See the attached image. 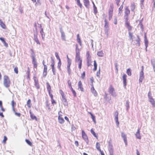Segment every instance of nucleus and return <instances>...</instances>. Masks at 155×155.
<instances>
[{
	"label": "nucleus",
	"mask_w": 155,
	"mask_h": 155,
	"mask_svg": "<svg viewBox=\"0 0 155 155\" xmlns=\"http://www.w3.org/2000/svg\"><path fill=\"white\" fill-rule=\"evenodd\" d=\"M77 1L78 5L81 8L82 5V4L80 3V0H77Z\"/></svg>",
	"instance_id": "79ce46f5"
},
{
	"label": "nucleus",
	"mask_w": 155,
	"mask_h": 155,
	"mask_svg": "<svg viewBox=\"0 0 155 155\" xmlns=\"http://www.w3.org/2000/svg\"><path fill=\"white\" fill-rule=\"evenodd\" d=\"M52 71L53 72V74L55 75L56 74V69L54 67H51Z\"/></svg>",
	"instance_id": "a18cd8bd"
},
{
	"label": "nucleus",
	"mask_w": 155,
	"mask_h": 155,
	"mask_svg": "<svg viewBox=\"0 0 155 155\" xmlns=\"http://www.w3.org/2000/svg\"><path fill=\"white\" fill-rule=\"evenodd\" d=\"M84 3L85 6L87 8L89 7V0H84Z\"/></svg>",
	"instance_id": "9b49d317"
},
{
	"label": "nucleus",
	"mask_w": 155,
	"mask_h": 155,
	"mask_svg": "<svg viewBox=\"0 0 155 155\" xmlns=\"http://www.w3.org/2000/svg\"><path fill=\"white\" fill-rule=\"evenodd\" d=\"M121 137L123 139L125 143V145L127 146V136L124 133L121 132Z\"/></svg>",
	"instance_id": "0eeeda50"
},
{
	"label": "nucleus",
	"mask_w": 155,
	"mask_h": 155,
	"mask_svg": "<svg viewBox=\"0 0 155 155\" xmlns=\"http://www.w3.org/2000/svg\"><path fill=\"white\" fill-rule=\"evenodd\" d=\"M68 87L71 86V82L70 80H69L68 81Z\"/></svg>",
	"instance_id": "e2e57ef3"
},
{
	"label": "nucleus",
	"mask_w": 155,
	"mask_h": 155,
	"mask_svg": "<svg viewBox=\"0 0 155 155\" xmlns=\"http://www.w3.org/2000/svg\"><path fill=\"white\" fill-rule=\"evenodd\" d=\"M58 121L59 123L61 124L63 123L64 121V120L63 118L62 117H60V116L58 117Z\"/></svg>",
	"instance_id": "b1692460"
},
{
	"label": "nucleus",
	"mask_w": 155,
	"mask_h": 155,
	"mask_svg": "<svg viewBox=\"0 0 155 155\" xmlns=\"http://www.w3.org/2000/svg\"><path fill=\"white\" fill-rule=\"evenodd\" d=\"M129 37L130 40L132 41H133V33L131 32L130 31L128 32Z\"/></svg>",
	"instance_id": "dca6fc26"
},
{
	"label": "nucleus",
	"mask_w": 155,
	"mask_h": 155,
	"mask_svg": "<svg viewBox=\"0 0 155 155\" xmlns=\"http://www.w3.org/2000/svg\"><path fill=\"white\" fill-rule=\"evenodd\" d=\"M136 137L138 139H141V136L140 135V129L138 128L137 130V132L135 134Z\"/></svg>",
	"instance_id": "f8f14e48"
},
{
	"label": "nucleus",
	"mask_w": 155,
	"mask_h": 155,
	"mask_svg": "<svg viewBox=\"0 0 155 155\" xmlns=\"http://www.w3.org/2000/svg\"><path fill=\"white\" fill-rule=\"evenodd\" d=\"M127 76L125 74H124L122 78L123 80V84L124 86L125 87L127 85Z\"/></svg>",
	"instance_id": "9d476101"
},
{
	"label": "nucleus",
	"mask_w": 155,
	"mask_h": 155,
	"mask_svg": "<svg viewBox=\"0 0 155 155\" xmlns=\"http://www.w3.org/2000/svg\"><path fill=\"white\" fill-rule=\"evenodd\" d=\"M25 141L30 146H32V143L31 142L29 141L28 140V139H26Z\"/></svg>",
	"instance_id": "de8ad7c7"
},
{
	"label": "nucleus",
	"mask_w": 155,
	"mask_h": 155,
	"mask_svg": "<svg viewBox=\"0 0 155 155\" xmlns=\"http://www.w3.org/2000/svg\"><path fill=\"white\" fill-rule=\"evenodd\" d=\"M40 33L41 35L42 38L43 40L45 36V34L43 31V28H41L40 31Z\"/></svg>",
	"instance_id": "f3484780"
},
{
	"label": "nucleus",
	"mask_w": 155,
	"mask_h": 155,
	"mask_svg": "<svg viewBox=\"0 0 155 155\" xmlns=\"http://www.w3.org/2000/svg\"><path fill=\"white\" fill-rule=\"evenodd\" d=\"M130 11L128 7H126L125 9L124 17L126 19L128 17V15L130 14Z\"/></svg>",
	"instance_id": "6e6552de"
},
{
	"label": "nucleus",
	"mask_w": 155,
	"mask_h": 155,
	"mask_svg": "<svg viewBox=\"0 0 155 155\" xmlns=\"http://www.w3.org/2000/svg\"><path fill=\"white\" fill-rule=\"evenodd\" d=\"M68 73L69 75H70L71 74V69L70 68H67Z\"/></svg>",
	"instance_id": "69168bd1"
},
{
	"label": "nucleus",
	"mask_w": 155,
	"mask_h": 155,
	"mask_svg": "<svg viewBox=\"0 0 155 155\" xmlns=\"http://www.w3.org/2000/svg\"><path fill=\"white\" fill-rule=\"evenodd\" d=\"M94 14H96L97 12V8L96 7H94Z\"/></svg>",
	"instance_id": "13d9d810"
},
{
	"label": "nucleus",
	"mask_w": 155,
	"mask_h": 155,
	"mask_svg": "<svg viewBox=\"0 0 155 155\" xmlns=\"http://www.w3.org/2000/svg\"><path fill=\"white\" fill-rule=\"evenodd\" d=\"M87 65L88 67L90 66L91 65V58H88L87 59Z\"/></svg>",
	"instance_id": "cd10ccee"
},
{
	"label": "nucleus",
	"mask_w": 155,
	"mask_h": 155,
	"mask_svg": "<svg viewBox=\"0 0 155 155\" xmlns=\"http://www.w3.org/2000/svg\"><path fill=\"white\" fill-rule=\"evenodd\" d=\"M141 21V20L140 21L138 25L140 27V28L142 29V30L143 31V25Z\"/></svg>",
	"instance_id": "f704fd0d"
},
{
	"label": "nucleus",
	"mask_w": 155,
	"mask_h": 155,
	"mask_svg": "<svg viewBox=\"0 0 155 155\" xmlns=\"http://www.w3.org/2000/svg\"><path fill=\"white\" fill-rule=\"evenodd\" d=\"M144 2V0H140V5L141 8H142V6L143 7V3Z\"/></svg>",
	"instance_id": "bf43d9fd"
},
{
	"label": "nucleus",
	"mask_w": 155,
	"mask_h": 155,
	"mask_svg": "<svg viewBox=\"0 0 155 155\" xmlns=\"http://www.w3.org/2000/svg\"><path fill=\"white\" fill-rule=\"evenodd\" d=\"M36 6L37 5H41L40 1V0H38L35 5Z\"/></svg>",
	"instance_id": "603ef678"
},
{
	"label": "nucleus",
	"mask_w": 155,
	"mask_h": 155,
	"mask_svg": "<svg viewBox=\"0 0 155 155\" xmlns=\"http://www.w3.org/2000/svg\"><path fill=\"white\" fill-rule=\"evenodd\" d=\"M46 86L48 91V92H50L51 90V86L48 82H46Z\"/></svg>",
	"instance_id": "4be33fe9"
},
{
	"label": "nucleus",
	"mask_w": 155,
	"mask_h": 155,
	"mask_svg": "<svg viewBox=\"0 0 155 155\" xmlns=\"http://www.w3.org/2000/svg\"><path fill=\"white\" fill-rule=\"evenodd\" d=\"M144 42L145 47H146V48L148 46V41L147 39V38L146 36L145 35H144Z\"/></svg>",
	"instance_id": "6ab92c4d"
},
{
	"label": "nucleus",
	"mask_w": 155,
	"mask_h": 155,
	"mask_svg": "<svg viewBox=\"0 0 155 155\" xmlns=\"http://www.w3.org/2000/svg\"><path fill=\"white\" fill-rule=\"evenodd\" d=\"M129 102L128 100H127L126 101V110H128L129 108Z\"/></svg>",
	"instance_id": "72a5a7b5"
},
{
	"label": "nucleus",
	"mask_w": 155,
	"mask_h": 155,
	"mask_svg": "<svg viewBox=\"0 0 155 155\" xmlns=\"http://www.w3.org/2000/svg\"><path fill=\"white\" fill-rule=\"evenodd\" d=\"M123 6L122 5H121V6H120V7L119 8V11L121 12H122V10L123 9Z\"/></svg>",
	"instance_id": "052dcab7"
},
{
	"label": "nucleus",
	"mask_w": 155,
	"mask_h": 155,
	"mask_svg": "<svg viewBox=\"0 0 155 155\" xmlns=\"http://www.w3.org/2000/svg\"><path fill=\"white\" fill-rule=\"evenodd\" d=\"M104 22H105L104 28H109L108 23L107 21V20L106 19H105V20Z\"/></svg>",
	"instance_id": "c9c22d12"
},
{
	"label": "nucleus",
	"mask_w": 155,
	"mask_h": 155,
	"mask_svg": "<svg viewBox=\"0 0 155 155\" xmlns=\"http://www.w3.org/2000/svg\"><path fill=\"white\" fill-rule=\"evenodd\" d=\"M118 113L117 111H116L115 112L114 116L115 117V120L117 126H118L119 123L118 121Z\"/></svg>",
	"instance_id": "7ed1b4c3"
},
{
	"label": "nucleus",
	"mask_w": 155,
	"mask_h": 155,
	"mask_svg": "<svg viewBox=\"0 0 155 155\" xmlns=\"http://www.w3.org/2000/svg\"><path fill=\"white\" fill-rule=\"evenodd\" d=\"M61 34V38L62 40L63 41H65V33L63 30L62 27H60L59 28Z\"/></svg>",
	"instance_id": "20e7f679"
},
{
	"label": "nucleus",
	"mask_w": 155,
	"mask_h": 155,
	"mask_svg": "<svg viewBox=\"0 0 155 155\" xmlns=\"http://www.w3.org/2000/svg\"><path fill=\"white\" fill-rule=\"evenodd\" d=\"M47 66L46 65H44V71H47Z\"/></svg>",
	"instance_id": "338daca9"
},
{
	"label": "nucleus",
	"mask_w": 155,
	"mask_h": 155,
	"mask_svg": "<svg viewBox=\"0 0 155 155\" xmlns=\"http://www.w3.org/2000/svg\"><path fill=\"white\" fill-rule=\"evenodd\" d=\"M32 63L34 65V67L35 68H36L37 67V63L36 61L35 60V58H33Z\"/></svg>",
	"instance_id": "412c9836"
},
{
	"label": "nucleus",
	"mask_w": 155,
	"mask_h": 155,
	"mask_svg": "<svg viewBox=\"0 0 155 155\" xmlns=\"http://www.w3.org/2000/svg\"><path fill=\"white\" fill-rule=\"evenodd\" d=\"M79 64H78V68L79 69H81V65H82V60H80V61H78Z\"/></svg>",
	"instance_id": "c03bdc74"
},
{
	"label": "nucleus",
	"mask_w": 155,
	"mask_h": 155,
	"mask_svg": "<svg viewBox=\"0 0 155 155\" xmlns=\"http://www.w3.org/2000/svg\"><path fill=\"white\" fill-rule=\"evenodd\" d=\"M96 148L100 152H101V150L100 147V144L98 142H97L96 143Z\"/></svg>",
	"instance_id": "c756f323"
},
{
	"label": "nucleus",
	"mask_w": 155,
	"mask_h": 155,
	"mask_svg": "<svg viewBox=\"0 0 155 155\" xmlns=\"http://www.w3.org/2000/svg\"><path fill=\"white\" fill-rule=\"evenodd\" d=\"M91 134L93 135V136L96 137L97 139V136L96 133L92 129H91Z\"/></svg>",
	"instance_id": "7c9ffc66"
},
{
	"label": "nucleus",
	"mask_w": 155,
	"mask_h": 155,
	"mask_svg": "<svg viewBox=\"0 0 155 155\" xmlns=\"http://www.w3.org/2000/svg\"><path fill=\"white\" fill-rule=\"evenodd\" d=\"M34 35V40L37 43V44L40 45V43L39 41L38 38L37 32H36V33H35Z\"/></svg>",
	"instance_id": "423d86ee"
},
{
	"label": "nucleus",
	"mask_w": 155,
	"mask_h": 155,
	"mask_svg": "<svg viewBox=\"0 0 155 155\" xmlns=\"http://www.w3.org/2000/svg\"><path fill=\"white\" fill-rule=\"evenodd\" d=\"M55 56L57 58V59H58L59 61L60 60H61L60 57L58 55V54L57 52H55Z\"/></svg>",
	"instance_id": "3c124183"
},
{
	"label": "nucleus",
	"mask_w": 155,
	"mask_h": 155,
	"mask_svg": "<svg viewBox=\"0 0 155 155\" xmlns=\"http://www.w3.org/2000/svg\"><path fill=\"white\" fill-rule=\"evenodd\" d=\"M61 60H60L59 61V62L58 63V68L59 69V70H61Z\"/></svg>",
	"instance_id": "37998d69"
},
{
	"label": "nucleus",
	"mask_w": 155,
	"mask_h": 155,
	"mask_svg": "<svg viewBox=\"0 0 155 155\" xmlns=\"http://www.w3.org/2000/svg\"><path fill=\"white\" fill-rule=\"evenodd\" d=\"M14 71L15 73L17 74L18 73V68L17 67H15L14 69Z\"/></svg>",
	"instance_id": "5fc2aeb1"
},
{
	"label": "nucleus",
	"mask_w": 155,
	"mask_h": 155,
	"mask_svg": "<svg viewBox=\"0 0 155 155\" xmlns=\"http://www.w3.org/2000/svg\"><path fill=\"white\" fill-rule=\"evenodd\" d=\"M100 69H99V71L97 72L96 73V76L99 78L100 77Z\"/></svg>",
	"instance_id": "4d7b16f0"
},
{
	"label": "nucleus",
	"mask_w": 155,
	"mask_h": 155,
	"mask_svg": "<svg viewBox=\"0 0 155 155\" xmlns=\"http://www.w3.org/2000/svg\"><path fill=\"white\" fill-rule=\"evenodd\" d=\"M16 104V103L13 100H12L11 102V105L12 107H14L15 106Z\"/></svg>",
	"instance_id": "09e8293b"
},
{
	"label": "nucleus",
	"mask_w": 155,
	"mask_h": 155,
	"mask_svg": "<svg viewBox=\"0 0 155 155\" xmlns=\"http://www.w3.org/2000/svg\"><path fill=\"white\" fill-rule=\"evenodd\" d=\"M48 93L49 95L51 98V99H52L53 98V96L52 94L51 93L50 91L48 92Z\"/></svg>",
	"instance_id": "774afa93"
},
{
	"label": "nucleus",
	"mask_w": 155,
	"mask_h": 155,
	"mask_svg": "<svg viewBox=\"0 0 155 155\" xmlns=\"http://www.w3.org/2000/svg\"><path fill=\"white\" fill-rule=\"evenodd\" d=\"M31 51H32V52L31 53V57L32 59H33V58H35V54L34 51H33L32 49H31Z\"/></svg>",
	"instance_id": "58836bf2"
},
{
	"label": "nucleus",
	"mask_w": 155,
	"mask_h": 155,
	"mask_svg": "<svg viewBox=\"0 0 155 155\" xmlns=\"http://www.w3.org/2000/svg\"><path fill=\"white\" fill-rule=\"evenodd\" d=\"M31 101L30 99H29L27 102V104L28 107H31V106L30 105Z\"/></svg>",
	"instance_id": "8fccbe9b"
},
{
	"label": "nucleus",
	"mask_w": 155,
	"mask_h": 155,
	"mask_svg": "<svg viewBox=\"0 0 155 155\" xmlns=\"http://www.w3.org/2000/svg\"><path fill=\"white\" fill-rule=\"evenodd\" d=\"M77 41L78 42H80V41H81V39L79 36V34H78L77 35Z\"/></svg>",
	"instance_id": "6e6d98bb"
},
{
	"label": "nucleus",
	"mask_w": 155,
	"mask_h": 155,
	"mask_svg": "<svg viewBox=\"0 0 155 155\" xmlns=\"http://www.w3.org/2000/svg\"><path fill=\"white\" fill-rule=\"evenodd\" d=\"M92 93L94 94L95 96H96L97 95V93L96 91L95 90L94 87H93L91 89Z\"/></svg>",
	"instance_id": "a211bd4d"
},
{
	"label": "nucleus",
	"mask_w": 155,
	"mask_h": 155,
	"mask_svg": "<svg viewBox=\"0 0 155 155\" xmlns=\"http://www.w3.org/2000/svg\"><path fill=\"white\" fill-rule=\"evenodd\" d=\"M148 97L149 99L153 98L150 91H149L148 93Z\"/></svg>",
	"instance_id": "49530a36"
},
{
	"label": "nucleus",
	"mask_w": 155,
	"mask_h": 155,
	"mask_svg": "<svg viewBox=\"0 0 155 155\" xmlns=\"http://www.w3.org/2000/svg\"><path fill=\"white\" fill-rule=\"evenodd\" d=\"M34 81L35 83V86L36 87L37 89H39L40 88V86L38 80L35 79H34Z\"/></svg>",
	"instance_id": "4468645a"
},
{
	"label": "nucleus",
	"mask_w": 155,
	"mask_h": 155,
	"mask_svg": "<svg viewBox=\"0 0 155 155\" xmlns=\"http://www.w3.org/2000/svg\"><path fill=\"white\" fill-rule=\"evenodd\" d=\"M125 24L126 25V26L128 29V32L132 30V27L131 26L129 23L127 21H126L125 23Z\"/></svg>",
	"instance_id": "2eb2a0df"
},
{
	"label": "nucleus",
	"mask_w": 155,
	"mask_h": 155,
	"mask_svg": "<svg viewBox=\"0 0 155 155\" xmlns=\"http://www.w3.org/2000/svg\"><path fill=\"white\" fill-rule=\"evenodd\" d=\"M97 55L99 57H102L104 56V54L102 51L97 52Z\"/></svg>",
	"instance_id": "a878e982"
},
{
	"label": "nucleus",
	"mask_w": 155,
	"mask_h": 155,
	"mask_svg": "<svg viewBox=\"0 0 155 155\" xmlns=\"http://www.w3.org/2000/svg\"><path fill=\"white\" fill-rule=\"evenodd\" d=\"M111 8H110L108 12V15H112L113 14V8L111 7V6H110Z\"/></svg>",
	"instance_id": "ea45409f"
},
{
	"label": "nucleus",
	"mask_w": 155,
	"mask_h": 155,
	"mask_svg": "<svg viewBox=\"0 0 155 155\" xmlns=\"http://www.w3.org/2000/svg\"><path fill=\"white\" fill-rule=\"evenodd\" d=\"M30 117L31 118L33 119H35L37 120L36 117L34 115V114L32 113L31 112H30Z\"/></svg>",
	"instance_id": "bb28decb"
},
{
	"label": "nucleus",
	"mask_w": 155,
	"mask_h": 155,
	"mask_svg": "<svg viewBox=\"0 0 155 155\" xmlns=\"http://www.w3.org/2000/svg\"><path fill=\"white\" fill-rule=\"evenodd\" d=\"M80 54H76V57H75V60L77 62H78L80 61L81 59H80Z\"/></svg>",
	"instance_id": "5701e85b"
},
{
	"label": "nucleus",
	"mask_w": 155,
	"mask_h": 155,
	"mask_svg": "<svg viewBox=\"0 0 155 155\" xmlns=\"http://www.w3.org/2000/svg\"><path fill=\"white\" fill-rule=\"evenodd\" d=\"M126 73L127 75L129 76H130L131 75V69L130 68L128 69L127 70Z\"/></svg>",
	"instance_id": "473e14b6"
},
{
	"label": "nucleus",
	"mask_w": 155,
	"mask_h": 155,
	"mask_svg": "<svg viewBox=\"0 0 155 155\" xmlns=\"http://www.w3.org/2000/svg\"><path fill=\"white\" fill-rule=\"evenodd\" d=\"M85 72L84 71L83 72V73L81 74V78L82 79H84V77H85Z\"/></svg>",
	"instance_id": "864d4df0"
},
{
	"label": "nucleus",
	"mask_w": 155,
	"mask_h": 155,
	"mask_svg": "<svg viewBox=\"0 0 155 155\" xmlns=\"http://www.w3.org/2000/svg\"><path fill=\"white\" fill-rule=\"evenodd\" d=\"M149 101L150 102L152 106L154 107H155V101L154 99L152 98L149 99Z\"/></svg>",
	"instance_id": "aec40b11"
},
{
	"label": "nucleus",
	"mask_w": 155,
	"mask_h": 155,
	"mask_svg": "<svg viewBox=\"0 0 155 155\" xmlns=\"http://www.w3.org/2000/svg\"><path fill=\"white\" fill-rule=\"evenodd\" d=\"M144 78L143 72L141 71L140 74V78L139 81L140 82H142Z\"/></svg>",
	"instance_id": "1a4fd4ad"
},
{
	"label": "nucleus",
	"mask_w": 155,
	"mask_h": 155,
	"mask_svg": "<svg viewBox=\"0 0 155 155\" xmlns=\"http://www.w3.org/2000/svg\"><path fill=\"white\" fill-rule=\"evenodd\" d=\"M79 51H80V50H79V48H78V45H76V49H75L76 54H77L78 53V54H80Z\"/></svg>",
	"instance_id": "2f4dec72"
},
{
	"label": "nucleus",
	"mask_w": 155,
	"mask_h": 155,
	"mask_svg": "<svg viewBox=\"0 0 155 155\" xmlns=\"http://www.w3.org/2000/svg\"><path fill=\"white\" fill-rule=\"evenodd\" d=\"M109 92L113 96H116L115 93L114 92V89L111 85L109 87Z\"/></svg>",
	"instance_id": "39448f33"
},
{
	"label": "nucleus",
	"mask_w": 155,
	"mask_h": 155,
	"mask_svg": "<svg viewBox=\"0 0 155 155\" xmlns=\"http://www.w3.org/2000/svg\"><path fill=\"white\" fill-rule=\"evenodd\" d=\"M7 140V137L5 136H4V139L3 140V142L4 143H5L6 141Z\"/></svg>",
	"instance_id": "0e129e2a"
},
{
	"label": "nucleus",
	"mask_w": 155,
	"mask_h": 155,
	"mask_svg": "<svg viewBox=\"0 0 155 155\" xmlns=\"http://www.w3.org/2000/svg\"><path fill=\"white\" fill-rule=\"evenodd\" d=\"M61 100L62 102L64 103V104L65 105H68V103L67 102V100L66 99L65 97L64 98H62Z\"/></svg>",
	"instance_id": "4c0bfd02"
},
{
	"label": "nucleus",
	"mask_w": 155,
	"mask_h": 155,
	"mask_svg": "<svg viewBox=\"0 0 155 155\" xmlns=\"http://www.w3.org/2000/svg\"><path fill=\"white\" fill-rule=\"evenodd\" d=\"M0 40L2 41V43L4 44L5 46L7 47L8 46V44L6 43L5 40L4 38H0Z\"/></svg>",
	"instance_id": "393cba45"
},
{
	"label": "nucleus",
	"mask_w": 155,
	"mask_h": 155,
	"mask_svg": "<svg viewBox=\"0 0 155 155\" xmlns=\"http://www.w3.org/2000/svg\"><path fill=\"white\" fill-rule=\"evenodd\" d=\"M3 84L4 86L6 88L10 86V81L8 77L6 75L4 76Z\"/></svg>",
	"instance_id": "f257e3e1"
},
{
	"label": "nucleus",
	"mask_w": 155,
	"mask_h": 155,
	"mask_svg": "<svg viewBox=\"0 0 155 155\" xmlns=\"http://www.w3.org/2000/svg\"><path fill=\"white\" fill-rule=\"evenodd\" d=\"M136 42H137L138 44L139 45L140 44V39L139 38V36L138 35L137 36V39L136 40Z\"/></svg>",
	"instance_id": "a19ab883"
},
{
	"label": "nucleus",
	"mask_w": 155,
	"mask_h": 155,
	"mask_svg": "<svg viewBox=\"0 0 155 155\" xmlns=\"http://www.w3.org/2000/svg\"><path fill=\"white\" fill-rule=\"evenodd\" d=\"M109 30V28H104L105 34L107 35V37L108 36V31Z\"/></svg>",
	"instance_id": "c85d7f7f"
},
{
	"label": "nucleus",
	"mask_w": 155,
	"mask_h": 155,
	"mask_svg": "<svg viewBox=\"0 0 155 155\" xmlns=\"http://www.w3.org/2000/svg\"><path fill=\"white\" fill-rule=\"evenodd\" d=\"M78 88L80 89L81 91H83L84 90L83 88L82 87V85L81 81H79L78 82Z\"/></svg>",
	"instance_id": "ddd939ff"
},
{
	"label": "nucleus",
	"mask_w": 155,
	"mask_h": 155,
	"mask_svg": "<svg viewBox=\"0 0 155 155\" xmlns=\"http://www.w3.org/2000/svg\"><path fill=\"white\" fill-rule=\"evenodd\" d=\"M90 114L91 115V117L92 119L93 120V121L94 122V123H96V120H95V116L94 115L92 114V113H91V112H90Z\"/></svg>",
	"instance_id": "e433bc0d"
},
{
	"label": "nucleus",
	"mask_w": 155,
	"mask_h": 155,
	"mask_svg": "<svg viewBox=\"0 0 155 155\" xmlns=\"http://www.w3.org/2000/svg\"><path fill=\"white\" fill-rule=\"evenodd\" d=\"M71 91L72 92L74 96V97H75L76 96V93L75 91L73 90Z\"/></svg>",
	"instance_id": "680f3d73"
},
{
	"label": "nucleus",
	"mask_w": 155,
	"mask_h": 155,
	"mask_svg": "<svg viewBox=\"0 0 155 155\" xmlns=\"http://www.w3.org/2000/svg\"><path fill=\"white\" fill-rule=\"evenodd\" d=\"M82 137L83 139L85 140L87 144L89 143V140L88 137L84 130L82 131Z\"/></svg>",
	"instance_id": "f03ea898"
}]
</instances>
